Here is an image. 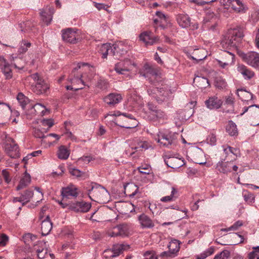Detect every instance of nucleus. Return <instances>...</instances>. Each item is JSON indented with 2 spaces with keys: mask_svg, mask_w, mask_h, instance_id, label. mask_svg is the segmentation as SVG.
Instances as JSON below:
<instances>
[{
  "mask_svg": "<svg viewBox=\"0 0 259 259\" xmlns=\"http://www.w3.org/2000/svg\"><path fill=\"white\" fill-rule=\"evenodd\" d=\"M244 35L242 30L230 29L222 39L221 45L224 49L240 47Z\"/></svg>",
  "mask_w": 259,
  "mask_h": 259,
  "instance_id": "obj_1",
  "label": "nucleus"
},
{
  "mask_svg": "<svg viewBox=\"0 0 259 259\" xmlns=\"http://www.w3.org/2000/svg\"><path fill=\"white\" fill-rule=\"evenodd\" d=\"M178 134L177 133L159 131L154 139L160 147L174 148L178 144Z\"/></svg>",
  "mask_w": 259,
  "mask_h": 259,
  "instance_id": "obj_2",
  "label": "nucleus"
},
{
  "mask_svg": "<svg viewBox=\"0 0 259 259\" xmlns=\"http://www.w3.org/2000/svg\"><path fill=\"white\" fill-rule=\"evenodd\" d=\"M147 93L159 103L166 102L172 98V92L169 87L162 83L160 88L153 87L152 89H148Z\"/></svg>",
  "mask_w": 259,
  "mask_h": 259,
  "instance_id": "obj_3",
  "label": "nucleus"
},
{
  "mask_svg": "<svg viewBox=\"0 0 259 259\" xmlns=\"http://www.w3.org/2000/svg\"><path fill=\"white\" fill-rule=\"evenodd\" d=\"M88 191L90 198L93 201L104 204L109 200V193L104 187L100 185L95 184Z\"/></svg>",
  "mask_w": 259,
  "mask_h": 259,
  "instance_id": "obj_4",
  "label": "nucleus"
},
{
  "mask_svg": "<svg viewBox=\"0 0 259 259\" xmlns=\"http://www.w3.org/2000/svg\"><path fill=\"white\" fill-rule=\"evenodd\" d=\"M141 74L147 78L149 82L155 86L162 82V78L159 71L148 64L144 65L143 72H141Z\"/></svg>",
  "mask_w": 259,
  "mask_h": 259,
  "instance_id": "obj_5",
  "label": "nucleus"
},
{
  "mask_svg": "<svg viewBox=\"0 0 259 259\" xmlns=\"http://www.w3.org/2000/svg\"><path fill=\"white\" fill-rule=\"evenodd\" d=\"M88 64L84 63H78L76 67H75L71 74L69 77V81L74 85L75 91H78L79 90L82 89L85 85H88L87 84H85L84 78L85 74H81L76 75H75V71L80 68L81 67L87 65Z\"/></svg>",
  "mask_w": 259,
  "mask_h": 259,
  "instance_id": "obj_6",
  "label": "nucleus"
},
{
  "mask_svg": "<svg viewBox=\"0 0 259 259\" xmlns=\"http://www.w3.org/2000/svg\"><path fill=\"white\" fill-rule=\"evenodd\" d=\"M115 123L120 127L125 128L136 127L138 121L131 114L123 113L117 117L114 120Z\"/></svg>",
  "mask_w": 259,
  "mask_h": 259,
  "instance_id": "obj_7",
  "label": "nucleus"
},
{
  "mask_svg": "<svg viewBox=\"0 0 259 259\" xmlns=\"http://www.w3.org/2000/svg\"><path fill=\"white\" fill-rule=\"evenodd\" d=\"M220 4L224 8L220 12L225 14L226 10H228L230 7L236 13H245L246 8L241 0H221Z\"/></svg>",
  "mask_w": 259,
  "mask_h": 259,
  "instance_id": "obj_8",
  "label": "nucleus"
},
{
  "mask_svg": "<svg viewBox=\"0 0 259 259\" xmlns=\"http://www.w3.org/2000/svg\"><path fill=\"white\" fill-rule=\"evenodd\" d=\"M232 160V158L230 161L222 159L217 163L216 170L220 173L227 175L232 171H236L238 167Z\"/></svg>",
  "mask_w": 259,
  "mask_h": 259,
  "instance_id": "obj_9",
  "label": "nucleus"
},
{
  "mask_svg": "<svg viewBox=\"0 0 259 259\" xmlns=\"http://www.w3.org/2000/svg\"><path fill=\"white\" fill-rule=\"evenodd\" d=\"M218 65L223 69H228L234 64L235 55L228 51H225L221 55L220 59H215Z\"/></svg>",
  "mask_w": 259,
  "mask_h": 259,
  "instance_id": "obj_10",
  "label": "nucleus"
},
{
  "mask_svg": "<svg viewBox=\"0 0 259 259\" xmlns=\"http://www.w3.org/2000/svg\"><path fill=\"white\" fill-rule=\"evenodd\" d=\"M5 149L6 153L12 158H16L19 157L20 153L18 145L14 140L8 138L5 144Z\"/></svg>",
  "mask_w": 259,
  "mask_h": 259,
  "instance_id": "obj_11",
  "label": "nucleus"
},
{
  "mask_svg": "<svg viewBox=\"0 0 259 259\" xmlns=\"http://www.w3.org/2000/svg\"><path fill=\"white\" fill-rule=\"evenodd\" d=\"M91 207V203L84 201H77L68 205V209L75 212H87Z\"/></svg>",
  "mask_w": 259,
  "mask_h": 259,
  "instance_id": "obj_12",
  "label": "nucleus"
},
{
  "mask_svg": "<svg viewBox=\"0 0 259 259\" xmlns=\"http://www.w3.org/2000/svg\"><path fill=\"white\" fill-rule=\"evenodd\" d=\"M242 58L247 64L259 69V54L255 52H250L244 54Z\"/></svg>",
  "mask_w": 259,
  "mask_h": 259,
  "instance_id": "obj_13",
  "label": "nucleus"
},
{
  "mask_svg": "<svg viewBox=\"0 0 259 259\" xmlns=\"http://www.w3.org/2000/svg\"><path fill=\"white\" fill-rule=\"evenodd\" d=\"M62 36L63 40L70 44H75L78 38L76 29L68 28L62 30Z\"/></svg>",
  "mask_w": 259,
  "mask_h": 259,
  "instance_id": "obj_14",
  "label": "nucleus"
},
{
  "mask_svg": "<svg viewBox=\"0 0 259 259\" xmlns=\"http://www.w3.org/2000/svg\"><path fill=\"white\" fill-rule=\"evenodd\" d=\"M223 148L225 155V158L223 159L225 161H230L232 158V160L233 162H234L236 159V157L240 155L239 149L231 147L227 145L223 146Z\"/></svg>",
  "mask_w": 259,
  "mask_h": 259,
  "instance_id": "obj_15",
  "label": "nucleus"
},
{
  "mask_svg": "<svg viewBox=\"0 0 259 259\" xmlns=\"http://www.w3.org/2000/svg\"><path fill=\"white\" fill-rule=\"evenodd\" d=\"M132 65L130 60L126 59L116 63L114 67V70L119 74L126 75L131 70Z\"/></svg>",
  "mask_w": 259,
  "mask_h": 259,
  "instance_id": "obj_16",
  "label": "nucleus"
},
{
  "mask_svg": "<svg viewBox=\"0 0 259 259\" xmlns=\"http://www.w3.org/2000/svg\"><path fill=\"white\" fill-rule=\"evenodd\" d=\"M116 45H111L110 44H104L100 48L99 53L102 55L103 58H106L108 55L112 56L116 55Z\"/></svg>",
  "mask_w": 259,
  "mask_h": 259,
  "instance_id": "obj_17",
  "label": "nucleus"
},
{
  "mask_svg": "<svg viewBox=\"0 0 259 259\" xmlns=\"http://www.w3.org/2000/svg\"><path fill=\"white\" fill-rule=\"evenodd\" d=\"M78 195L77 187L72 184H69L61 190V195L63 198H71L76 197Z\"/></svg>",
  "mask_w": 259,
  "mask_h": 259,
  "instance_id": "obj_18",
  "label": "nucleus"
},
{
  "mask_svg": "<svg viewBox=\"0 0 259 259\" xmlns=\"http://www.w3.org/2000/svg\"><path fill=\"white\" fill-rule=\"evenodd\" d=\"M54 13L55 10L54 8L50 6H47L45 8L41 10L40 14L41 20L47 25H49L51 23Z\"/></svg>",
  "mask_w": 259,
  "mask_h": 259,
  "instance_id": "obj_19",
  "label": "nucleus"
},
{
  "mask_svg": "<svg viewBox=\"0 0 259 259\" xmlns=\"http://www.w3.org/2000/svg\"><path fill=\"white\" fill-rule=\"evenodd\" d=\"M140 39L143 41L146 46L152 45L157 42L158 37L155 36L151 31H145L140 35Z\"/></svg>",
  "mask_w": 259,
  "mask_h": 259,
  "instance_id": "obj_20",
  "label": "nucleus"
},
{
  "mask_svg": "<svg viewBox=\"0 0 259 259\" xmlns=\"http://www.w3.org/2000/svg\"><path fill=\"white\" fill-rule=\"evenodd\" d=\"M50 89V85L44 79L36 82L34 85H32L33 92L37 95L47 94Z\"/></svg>",
  "mask_w": 259,
  "mask_h": 259,
  "instance_id": "obj_21",
  "label": "nucleus"
},
{
  "mask_svg": "<svg viewBox=\"0 0 259 259\" xmlns=\"http://www.w3.org/2000/svg\"><path fill=\"white\" fill-rule=\"evenodd\" d=\"M138 220L141 228L143 229H151L155 226L154 222L145 213L139 215Z\"/></svg>",
  "mask_w": 259,
  "mask_h": 259,
  "instance_id": "obj_22",
  "label": "nucleus"
},
{
  "mask_svg": "<svg viewBox=\"0 0 259 259\" xmlns=\"http://www.w3.org/2000/svg\"><path fill=\"white\" fill-rule=\"evenodd\" d=\"M205 103L207 107L210 109H219L222 105L223 101L217 97L213 96L206 100Z\"/></svg>",
  "mask_w": 259,
  "mask_h": 259,
  "instance_id": "obj_23",
  "label": "nucleus"
},
{
  "mask_svg": "<svg viewBox=\"0 0 259 259\" xmlns=\"http://www.w3.org/2000/svg\"><path fill=\"white\" fill-rule=\"evenodd\" d=\"M177 21L180 26L186 28L191 26V18L187 14H181L177 16Z\"/></svg>",
  "mask_w": 259,
  "mask_h": 259,
  "instance_id": "obj_24",
  "label": "nucleus"
},
{
  "mask_svg": "<svg viewBox=\"0 0 259 259\" xmlns=\"http://www.w3.org/2000/svg\"><path fill=\"white\" fill-rule=\"evenodd\" d=\"M122 98L120 94L111 93L104 98V101L109 105H114L120 102Z\"/></svg>",
  "mask_w": 259,
  "mask_h": 259,
  "instance_id": "obj_25",
  "label": "nucleus"
},
{
  "mask_svg": "<svg viewBox=\"0 0 259 259\" xmlns=\"http://www.w3.org/2000/svg\"><path fill=\"white\" fill-rule=\"evenodd\" d=\"M165 163L172 168H178L184 165L183 161L175 157H169L165 160Z\"/></svg>",
  "mask_w": 259,
  "mask_h": 259,
  "instance_id": "obj_26",
  "label": "nucleus"
},
{
  "mask_svg": "<svg viewBox=\"0 0 259 259\" xmlns=\"http://www.w3.org/2000/svg\"><path fill=\"white\" fill-rule=\"evenodd\" d=\"M52 229V223L51 222L49 216L47 215L46 218L42 221L41 224V234L43 236L49 234Z\"/></svg>",
  "mask_w": 259,
  "mask_h": 259,
  "instance_id": "obj_27",
  "label": "nucleus"
},
{
  "mask_svg": "<svg viewBox=\"0 0 259 259\" xmlns=\"http://www.w3.org/2000/svg\"><path fill=\"white\" fill-rule=\"evenodd\" d=\"M217 17L213 12L208 11L206 13V16L204 19V21L205 23L210 22L211 20L212 21L213 24L211 25L208 24V27L212 30H214L217 25Z\"/></svg>",
  "mask_w": 259,
  "mask_h": 259,
  "instance_id": "obj_28",
  "label": "nucleus"
},
{
  "mask_svg": "<svg viewBox=\"0 0 259 259\" xmlns=\"http://www.w3.org/2000/svg\"><path fill=\"white\" fill-rule=\"evenodd\" d=\"M149 119L153 121H160L167 119V116L164 111L158 109L153 114H149Z\"/></svg>",
  "mask_w": 259,
  "mask_h": 259,
  "instance_id": "obj_29",
  "label": "nucleus"
},
{
  "mask_svg": "<svg viewBox=\"0 0 259 259\" xmlns=\"http://www.w3.org/2000/svg\"><path fill=\"white\" fill-rule=\"evenodd\" d=\"M237 70L243 75L245 79L249 80L254 76V72L248 69L244 65H239L237 67Z\"/></svg>",
  "mask_w": 259,
  "mask_h": 259,
  "instance_id": "obj_30",
  "label": "nucleus"
},
{
  "mask_svg": "<svg viewBox=\"0 0 259 259\" xmlns=\"http://www.w3.org/2000/svg\"><path fill=\"white\" fill-rule=\"evenodd\" d=\"M31 182V177L29 174L25 172L24 176L20 179L18 185L16 187L17 191L24 189L28 186Z\"/></svg>",
  "mask_w": 259,
  "mask_h": 259,
  "instance_id": "obj_31",
  "label": "nucleus"
},
{
  "mask_svg": "<svg viewBox=\"0 0 259 259\" xmlns=\"http://www.w3.org/2000/svg\"><path fill=\"white\" fill-rule=\"evenodd\" d=\"M194 83L199 88L205 89L209 85L208 80L207 78L197 76L194 79Z\"/></svg>",
  "mask_w": 259,
  "mask_h": 259,
  "instance_id": "obj_32",
  "label": "nucleus"
},
{
  "mask_svg": "<svg viewBox=\"0 0 259 259\" xmlns=\"http://www.w3.org/2000/svg\"><path fill=\"white\" fill-rule=\"evenodd\" d=\"M112 248L116 257L124 251L128 250L130 248V246L128 244L124 243L116 244H114Z\"/></svg>",
  "mask_w": 259,
  "mask_h": 259,
  "instance_id": "obj_33",
  "label": "nucleus"
},
{
  "mask_svg": "<svg viewBox=\"0 0 259 259\" xmlns=\"http://www.w3.org/2000/svg\"><path fill=\"white\" fill-rule=\"evenodd\" d=\"M124 193L130 197H134L138 191V188L134 184H127L124 186Z\"/></svg>",
  "mask_w": 259,
  "mask_h": 259,
  "instance_id": "obj_34",
  "label": "nucleus"
},
{
  "mask_svg": "<svg viewBox=\"0 0 259 259\" xmlns=\"http://www.w3.org/2000/svg\"><path fill=\"white\" fill-rule=\"evenodd\" d=\"M180 242L179 240L176 239L171 240L167 246L170 253L176 254L180 250Z\"/></svg>",
  "mask_w": 259,
  "mask_h": 259,
  "instance_id": "obj_35",
  "label": "nucleus"
},
{
  "mask_svg": "<svg viewBox=\"0 0 259 259\" xmlns=\"http://www.w3.org/2000/svg\"><path fill=\"white\" fill-rule=\"evenodd\" d=\"M226 130L227 132L231 136H237L238 134L237 125L232 120L229 121Z\"/></svg>",
  "mask_w": 259,
  "mask_h": 259,
  "instance_id": "obj_36",
  "label": "nucleus"
},
{
  "mask_svg": "<svg viewBox=\"0 0 259 259\" xmlns=\"http://www.w3.org/2000/svg\"><path fill=\"white\" fill-rule=\"evenodd\" d=\"M58 157L60 159L66 160L70 155L69 151L64 146L59 147L58 153Z\"/></svg>",
  "mask_w": 259,
  "mask_h": 259,
  "instance_id": "obj_37",
  "label": "nucleus"
},
{
  "mask_svg": "<svg viewBox=\"0 0 259 259\" xmlns=\"http://www.w3.org/2000/svg\"><path fill=\"white\" fill-rule=\"evenodd\" d=\"M46 110V107L40 103L35 104L31 108V110H33L35 114L41 116L45 115ZM31 112L33 113V111H31Z\"/></svg>",
  "mask_w": 259,
  "mask_h": 259,
  "instance_id": "obj_38",
  "label": "nucleus"
},
{
  "mask_svg": "<svg viewBox=\"0 0 259 259\" xmlns=\"http://www.w3.org/2000/svg\"><path fill=\"white\" fill-rule=\"evenodd\" d=\"M1 69L6 79H9L12 77V71L11 66L9 63H7L6 65L1 68Z\"/></svg>",
  "mask_w": 259,
  "mask_h": 259,
  "instance_id": "obj_39",
  "label": "nucleus"
},
{
  "mask_svg": "<svg viewBox=\"0 0 259 259\" xmlns=\"http://www.w3.org/2000/svg\"><path fill=\"white\" fill-rule=\"evenodd\" d=\"M214 251V248L211 246L206 249L203 252L196 256V259H205L207 257L212 255Z\"/></svg>",
  "mask_w": 259,
  "mask_h": 259,
  "instance_id": "obj_40",
  "label": "nucleus"
},
{
  "mask_svg": "<svg viewBox=\"0 0 259 259\" xmlns=\"http://www.w3.org/2000/svg\"><path fill=\"white\" fill-rule=\"evenodd\" d=\"M31 45V43L27 40H22L20 43L18 52L19 54H23L25 53L28 50V48L30 47Z\"/></svg>",
  "mask_w": 259,
  "mask_h": 259,
  "instance_id": "obj_41",
  "label": "nucleus"
},
{
  "mask_svg": "<svg viewBox=\"0 0 259 259\" xmlns=\"http://www.w3.org/2000/svg\"><path fill=\"white\" fill-rule=\"evenodd\" d=\"M237 94L239 98L242 100H247L250 97H252V95L244 90L238 89L237 90Z\"/></svg>",
  "mask_w": 259,
  "mask_h": 259,
  "instance_id": "obj_42",
  "label": "nucleus"
},
{
  "mask_svg": "<svg viewBox=\"0 0 259 259\" xmlns=\"http://www.w3.org/2000/svg\"><path fill=\"white\" fill-rule=\"evenodd\" d=\"M17 99L23 109H24L29 102L28 98L25 96L22 93H19L18 94Z\"/></svg>",
  "mask_w": 259,
  "mask_h": 259,
  "instance_id": "obj_43",
  "label": "nucleus"
},
{
  "mask_svg": "<svg viewBox=\"0 0 259 259\" xmlns=\"http://www.w3.org/2000/svg\"><path fill=\"white\" fill-rule=\"evenodd\" d=\"M46 243L42 241H38L33 245L32 251L35 253L41 251L42 248H46Z\"/></svg>",
  "mask_w": 259,
  "mask_h": 259,
  "instance_id": "obj_44",
  "label": "nucleus"
},
{
  "mask_svg": "<svg viewBox=\"0 0 259 259\" xmlns=\"http://www.w3.org/2000/svg\"><path fill=\"white\" fill-rule=\"evenodd\" d=\"M119 229V235L121 237H125L128 235V228L125 224H120L118 225Z\"/></svg>",
  "mask_w": 259,
  "mask_h": 259,
  "instance_id": "obj_45",
  "label": "nucleus"
},
{
  "mask_svg": "<svg viewBox=\"0 0 259 259\" xmlns=\"http://www.w3.org/2000/svg\"><path fill=\"white\" fill-rule=\"evenodd\" d=\"M33 195V193L32 191L30 190H27L25 191L24 194H22L21 196L23 201V204L29 202L30 200V198L32 197Z\"/></svg>",
  "mask_w": 259,
  "mask_h": 259,
  "instance_id": "obj_46",
  "label": "nucleus"
},
{
  "mask_svg": "<svg viewBox=\"0 0 259 259\" xmlns=\"http://www.w3.org/2000/svg\"><path fill=\"white\" fill-rule=\"evenodd\" d=\"M205 51L203 50L198 51L195 53V57L193 56L192 58L193 60L199 61L204 60L206 57V55L204 54Z\"/></svg>",
  "mask_w": 259,
  "mask_h": 259,
  "instance_id": "obj_47",
  "label": "nucleus"
},
{
  "mask_svg": "<svg viewBox=\"0 0 259 259\" xmlns=\"http://www.w3.org/2000/svg\"><path fill=\"white\" fill-rule=\"evenodd\" d=\"M244 200L248 203L251 204L254 201V197L253 194L248 191H245L243 193Z\"/></svg>",
  "mask_w": 259,
  "mask_h": 259,
  "instance_id": "obj_48",
  "label": "nucleus"
},
{
  "mask_svg": "<svg viewBox=\"0 0 259 259\" xmlns=\"http://www.w3.org/2000/svg\"><path fill=\"white\" fill-rule=\"evenodd\" d=\"M13 61V64L16 68L20 70L24 68L25 62L21 58L16 57L15 59H14Z\"/></svg>",
  "mask_w": 259,
  "mask_h": 259,
  "instance_id": "obj_49",
  "label": "nucleus"
},
{
  "mask_svg": "<svg viewBox=\"0 0 259 259\" xmlns=\"http://www.w3.org/2000/svg\"><path fill=\"white\" fill-rule=\"evenodd\" d=\"M253 251L249 252L248 254L249 259H259V246L253 247Z\"/></svg>",
  "mask_w": 259,
  "mask_h": 259,
  "instance_id": "obj_50",
  "label": "nucleus"
},
{
  "mask_svg": "<svg viewBox=\"0 0 259 259\" xmlns=\"http://www.w3.org/2000/svg\"><path fill=\"white\" fill-rule=\"evenodd\" d=\"M108 83L106 80L100 78L97 82V87L102 90H105L108 88Z\"/></svg>",
  "mask_w": 259,
  "mask_h": 259,
  "instance_id": "obj_51",
  "label": "nucleus"
},
{
  "mask_svg": "<svg viewBox=\"0 0 259 259\" xmlns=\"http://www.w3.org/2000/svg\"><path fill=\"white\" fill-rule=\"evenodd\" d=\"M230 255V252L227 250H224L220 253L215 255L213 259H228Z\"/></svg>",
  "mask_w": 259,
  "mask_h": 259,
  "instance_id": "obj_52",
  "label": "nucleus"
},
{
  "mask_svg": "<svg viewBox=\"0 0 259 259\" xmlns=\"http://www.w3.org/2000/svg\"><path fill=\"white\" fill-rule=\"evenodd\" d=\"M139 171L140 173L143 174H149L151 171V167L149 165H142L138 167Z\"/></svg>",
  "mask_w": 259,
  "mask_h": 259,
  "instance_id": "obj_53",
  "label": "nucleus"
},
{
  "mask_svg": "<svg viewBox=\"0 0 259 259\" xmlns=\"http://www.w3.org/2000/svg\"><path fill=\"white\" fill-rule=\"evenodd\" d=\"M103 257L106 259H110L116 257L112 248L104 250L103 252Z\"/></svg>",
  "mask_w": 259,
  "mask_h": 259,
  "instance_id": "obj_54",
  "label": "nucleus"
},
{
  "mask_svg": "<svg viewBox=\"0 0 259 259\" xmlns=\"http://www.w3.org/2000/svg\"><path fill=\"white\" fill-rule=\"evenodd\" d=\"M150 147V144L147 141H140L138 143V146L135 147V148H132V149H145L146 150L148 149V148Z\"/></svg>",
  "mask_w": 259,
  "mask_h": 259,
  "instance_id": "obj_55",
  "label": "nucleus"
},
{
  "mask_svg": "<svg viewBox=\"0 0 259 259\" xmlns=\"http://www.w3.org/2000/svg\"><path fill=\"white\" fill-rule=\"evenodd\" d=\"M118 230L119 229L118 228L117 225L115 227H114L111 229L108 230L107 232V234L109 236H110L111 237L119 236Z\"/></svg>",
  "mask_w": 259,
  "mask_h": 259,
  "instance_id": "obj_56",
  "label": "nucleus"
},
{
  "mask_svg": "<svg viewBox=\"0 0 259 259\" xmlns=\"http://www.w3.org/2000/svg\"><path fill=\"white\" fill-rule=\"evenodd\" d=\"M216 1L217 0H190V2L198 5L202 6L205 4H211Z\"/></svg>",
  "mask_w": 259,
  "mask_h": 259,
  "instance_id": "obj_57",
  "label": "nucleus"
},
{
  "mask_svg": "<svg viewBox=\"0 0 259 259\" xmlns=\"http://www.w3.org/2000/svg\"><path fill=\"white\" fill-rule=\"evenodd\" d=\"M227 83L225 80L222 78H218L215 81V86L218 89H224L226 87Z\"/></svg>",
  "mask_w": 259,
  "mask_h": 259,
  "instance_id": "obj_58",
  "label": "nucleus"
},
{
  "mask_svg": "<svg viewBox=\"0 0 259 259\" xmlns=\"http://www.w3.org/2000/svg\"><path fill=\"white\" fill-rule=\"evenodd\" d=\"M33 136L36 138H45L47 136H45L44 133L39 129L34 128L33 131Z\"/></svg>",
  "mask_w": 259,
  "mask_h": 259,
  "instance_id": "obj_59",
  "label": "nucleus"
},
{
  "mask_svg": "<svg viewBox=\"0 0 259 259\" xmlns=\"http://www.w3.org/2000/svg\"><path fill=\"white\" fill-rule=\"evenodd\" d=\"M208 143L211 145H215L217 143L216 136L213 134H210L206 139Z\"/></svg>",
  "mask_w": 259,
  "mask_h": 259,
  "instance_id": "obj_60",
  "label": "nucleus"
},
{
  "mask_svg": "<svg viewBox=\"0 0 259 259\" xmlns=\"http://www.w3.org/2000/svg\"><path fill=\"white\" fill-rule=\"evenodd\" d=\"M144 259H157L155 253L153 251H147L144 253Z\"/></svg>",
  "mask_w": 259,
  "mask_h": 259,
  "instance_id": "obj_61",
  "label": "nucleus"
},
{
  "mask_svg": "<svg viewBox=\"0 0 259 259\" xmlns=\"http://www.w3.org/2000/svg\"><path fill=\"white\" fill-rule=\"evenodd\" d=\"M70 172L72 176L76 177H80L84 174L82 171L76 168H71Z\"/></svg>",
  "mask_w": 259,
  "mask_h": 259,
  "instance_id": "obj_62",
  "label": "nucleus"
},
{
  "mask_svg": "<svg viewBox=\"0 0 259 259\" xmlns=\"http://www.w3.org/2000/svg\"><path fill=\"white\" fill-rule=\"evenodd\" d=\"M95 158L91 155L83 156L79 158V161H82L85 163H89L91 161L94 160Z\"/></svg>",
  "mask_w": 259,
  "mask_h": 259,
  "instance_id": "obj_63",
  "label": "nucleus"
},
{
  "mask_svg": "<svg viewBox=\"0 0 259 259\" xmlns=\"http://www.w3.org/2000/svg\"><path fill=\"white\" fill-rule=\"evenodd\" d=\"M48 249L47 248H42L41 251L38 252L36 253L38 258L40 259L44 258L47 255Z\"/></svg>",
  "mask_w": 259,
  "mask_h": 259,
  "instance_id": "obj_64",
  "label": "nucleus"
}]
</instances>
